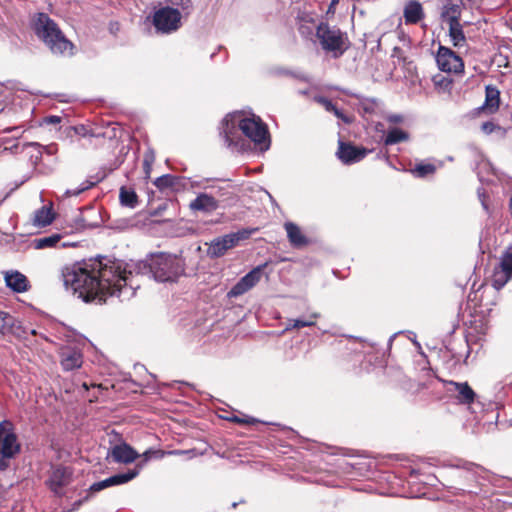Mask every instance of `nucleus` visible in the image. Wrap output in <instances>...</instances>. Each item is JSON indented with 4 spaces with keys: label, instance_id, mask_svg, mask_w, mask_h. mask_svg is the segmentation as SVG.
I'll return each mask as SVG.
<instances>
[{
    "label": "nucleus",
    "instance_id": "412c9836",
    "mask_svg": "<svg viewBox=\"0 0 512 512\" xmlns=\"http://www.w3.org/2000/svg\"><path fill=\"white\" fill-rule=\"evenodd\" d=\"M55 219V213L52 204L42 206L34 212L33 225L37 227H45L50 225Z\"/></svg>",
    "mask_w": 512,
    "mask_h": 512
},
{
    "label": "nucleus",
    "instance_id": "dca6fc26",
    "mask_svg": "<svg viewBox=\"0 0 512 512\" xmlns=\"http://www.w3.org/2000/svg\"><path fill=\"white\" fill-rule=\"evenodd\" d=\"M219 207L218 200L207 193H200L189 203V209L193 212L212 213Z\"/></svg>",
    "mask_w": 512,
    "mask_h": 512
},
{
    "label": "nucleus",
    "instance_id": "58836bf2",
    "mask_svg": "<svg viewBox=\"0 0 512 512\" xmlns=\"http://www.w3.org/2000/svg\"><path fill=\"white\" fill-rule=\"evenodd\" d=\"M61 121V118L59 116H49L47 118H45V122L47 124H57V123H60Z\"/></svg>",
    "mask_w": 512,
    "mask_h": 512
},
{
    "label": "nucleus",
    "instance_id": "09e8293b",
    "mask_svg": "<svg viewBox=\"0 0 512 512\" xmlns=\"http://www.w3.org/2000/svg\"><path fill=\"white\" fill-rule=\"evenodd\" d=\"M194 185H199L198 183H195V182H192L191 183V186H194Z\"/></svg>",
    "mask_w": 512,
    "mask_h": 512
},
{
    "label": "nucleus",
    "instance_id": "79ce46f5",
    "mask_svg": "<svg viewBox=\"0 0 512 512\" xmlns=\"http://www.w3.org/2000/svg\"><path fill=\"white\" fill-rule=\"evenodd\" d=\"M339 3V0H331V3H330V6H329V9H328V12H330L333 7Z\"/></svg>",
    "mask_w": 512,
    "mask_h": 512
},
{
    "label": "nucleus",
    "instance_id": "423d86ee",
    "mask_svg": "<svg viewBox=\"0 0 512 512\" xmlns=\"http://www.w3.org/2000/svg\"><path fill=\"white\" fill-rule=\"evenodd\" d=\"M20 451L17 436L13 432L12 424L9 421L0 423V470H6L9 460L15 457Z\"/></svg>",
    "mask_w": 512,
    "mask_h": 512
},
{
    "label": "nucleus",
    "instance_id": "4be33fe9",
    "mask_svg": "<svg viewBox=\"0 0 512 512\" xmlns=\"http://www.w3.org/2000/svg\"><path fill=\"white\" fill-rule=\"evenodd\" d=\"M424 17L421 4L418 1H409L404 7V18L407 24H416Z\"/></svg>",
    "mask_w": 512,
    "mask_h": 512
},
{
    "label": "nucleus",
    "instance_id": "20e7f679",
    "mask_svg": "<svg viewBox=\"0 0 512 512\" xmlns=\"http://www.w3.org/2000/svg\"><path fill=\"white\" fill-rule=\"evenodd\" d=\"M148 266L154 279L159 282L174 281L184 272L182 260L167 253L152 255Z\"/></svg>",
    "mask_w": 512,
    "mask_h": 512
},
{
    "label": "nucleus",
    "instance_id": "1a4fd4ad",
    "mask_svg": "<svg viewBox=\"0 0 512 512\" xmlns=\"http://www.w3.org/2000/svg\"><path fill=\"white\" fill-rule=\"evenodd\" d=\"M512 279V245L501 255L491 277L492 286L500 290Z\"/></svg>",
    "mask_w": 512,
    "mask_h": 512
},
{
    "label": "nucleus",
    "instance_id": "49530a36",
    "mask_svg": "<svg viewBox=\"0 0 512 512\" xmlns=\"http://www.w3.org/2000/svg\"><path fill=\"white\" fill-rule=\"evenodd\" d=\"M69 245H70L69 243L63 242V243L61 244V247H67V246H69Z\"/></svg>",
    "mask_w": 512,
    "mask_h": 512
},
{
    "label": "nucleus",
    "instance_id": "9d476101",
    "mask_svg": "<svg viewBox=\"0 0 512 512\" xmlns=\"http://www.w3.org/2000/svg\"><path fill=\"white\" fill-rule=\"evenodd\" d=\"M436 62L438 68L443 72L460 74L464 71L462 58L445 46L439 47Z\"/></svg>",
    "mask_w": 512,
    "mask_h": 512
},
{
    "label": "nucleus",
    "instance_id": "ea45409f",
    "mask_svg": "<svg viewBox=\"0 0 512 512\" xmlns=\"http://www.w3.org/2000/svg\"><path fill=\"white\" fill-rule=\"evenodd\" d=\"M388 120L392 123H399L402 121V116L401 115H391V116H389Z\"/></svg>",
    "mask_w": 512,
    "mask_h": 512
},
{
    "label": "nucleus",
    "instance_id": "473e14b6",
    "mask_svg": "<svg viewBox=\"0 0 512 512\" xmlns=\"http://www.w3.org/2000/svg\"><path fill=\"white\" fill-rule=\"evenodd\" d=\"M155 185L159 188H164L173 185V177L171 175H163L158 177L155 181Z\"/></svg>",
    "mask_w": 512,
    "mask_h": 512
},
{
    "label": "nucleus",
    "instance_id": "f257e3e1",
    "mask_svg": "<svg viewBox=\"0 0 512 512\" xmlns=\"http://www.w3.org/2000/svg\"><path fill=\"white\" fill-rule=\"evenodd\" d=\"M144 263H126L122 260L97 261L92 264H71L61 269L64 287L77 294L85 302L102 304L108 296L121 301L129 300L139 287L138 273Z\"/></svg>",
    "mask_w": 512,
    "mask_h": 512
},
{
    "label": "nucleus",
    "instance_id": "6e6552de",
    "mask_svg": "<svg viewBox=\"0 0 512 512\" xmlns=\"http://www.w3.org/2000/svg\"><path fill=\"white\" fill-rule=\"evenodd\" d=\"M181 18L182 15L178 9L169 6L161 7L153 14V25L157 32L170 34L180 28Z\"/></svg>",
    "mask_w": 512,
    "mask_h": 512
},
{
    "label": "nucleus",
    "instance_id": "4c0bfd02",
    "mask_svg": "<svg viewBox=\"0 0 512 512\" xmlns=\"http://www.w3.org/2000/svg\"><path fill=\"white\" fill-rule=\"evenodd\" d=\"M481 128L486 134H490L493 132L495 125L492 122H485L482 124Z\"/></svg>",
    "mask_w": 512,
    "mask_h": 512
},
{
    "label": "nucleus",
    "instance_id": "f03ea898",
    "mask_svg": "<svg viewBox=\"0 0 512 512\" xmlns=\"http://www.w3.org/2000/svg\"><path fill=\"white\" fill-rule=\"evenodd\" d=\"M250 139L260 150L265 151L270 147V139L267 126L260 117L251 115L246 116L242 112L236 111L226 115L221 122L220 135L224 143L232 150L241 151L245 149V140L239 134Z\"/></svg>",
    "mask_w": 512,
    "mask_h": 512
},
{
    "label": "nucleus",
    "instance_id": "a18cd8bd",
    "mask_svg": "<svg viewBox=\"0 0 512 512\" xmlns=\"http://www.w3.org/2000/svg\"><path fill=\"white\" fill-rule=\"evenodd\" d=\"M26 146L40 147V144L37 142H31V143H27Z\"/></svg>",
    "mask_w": 512,
    "mask_h": 512
},
{
    "label": "nucleus",
    "instance_id": "c9c22d12",
    "mask_svg": "<svg viewBox=\"0 0 512 512\" xmlns=\"http://www.w3.org/2000/svg\"><path fill=\"white\" fill-rule=\"evenodd\" d=\"M231 420L236 423H243V424H254L257 422V420L255 418L248 417V416H245L243 418L234 416L233 418H231Z\"/></svg>",
    "mask_w": 512,
    "mask_h": 512
},
{
    "label": "nucleus",
    "instance_id": "9b49d317",
    "mask_svg": "<svg viewBox=\"0 0 512 512\" xmlns=\"http://www.w3.org/2000/svg\"><path fill=\"white\" fill-rule=\"evenodd\" d=\"M266 266L259 265L253 268L245 276H243L227 293L228 298H236L251 290L260 281L263 268Z\"/></svg>",
    "mask_w": 512,
    "mask_h": 512
},
{
    "label": "nucleus",
    "instance_id": "b1692460",
    "mask_svg": "<svg viewBox=\"0 0 512 512\" xmlns=\"http://www.w3.org/2000/svg\"><path fill=\"white\" fill-rule=\"evenodd\" d=\"M485 103L483 108L487 110L489 113H494L499 108L500 103V92L499 90L492 86L488 85L485 89Z\"/></svg>",
    "mask_w": 512,
    "mask_h": 512
},
{
    "label": "nucleus",
    "instance_id": "7ed1b4c3",
    "mask_svg": "<svg viewBox=\"0 0 512 512\" xmlns=\"http://www.w3.org/2000/svg\"><path fill=\"white\" fill-rule=\"evenodd\" d=\"M33 29L49 50L56 55H72L74 45L62 33L58 25L45 13H38L33 19Z\"/></svg>",
    "mask_w": 512,
    "mask_h": 512
},
{
    "label": "nucleus",
    "instance_id": "0eeeda50",
    "mask_svg": "<svg viewBox=\"0 0 512 512\" xmlns=\"http://www.w3.org/2000/svg\"><path fill=\"white\" fill-rule=\"evenodd\" d=\"M257 230V228H245L237 232L215 238L210 243L208 254L213 257H220L224 255L227 250L237 246L241 241L249 239Z\"/></svg>",
    "mask_w": 512,
    "mask_h": 512
},
{
    "label": "nucleus",
    "instance_id": "a878e982",
    "mask_svg": "<svg viewBox=\"0 0 512 512\" xmlns=\"http://www.w3.org/2000/svg\"><path fill=\"white\" fill-rule=\"evenodd\" d=\"M450 41L455 47H463L466 44V37L462 24L459 22L449 23Z\"/></svg>",
    "mask_w": 512,
    "mask_h": 512
},
{
    "label": "nucleus",
    "instance_id": "2eb2a0df",
    "mask_svg": "<svg viewBox=\"0 0 512 512\" xmlns=\"http://www.w3.org/2000/svg\"><path fill=\"white\" fill-rule=\"evenodd\" d=\"M447 391L455 393V397L461 404H471L474 402L476 394L467 382H447Z\"/></svg>",
    "mask_w": 512,
    "mask_h": 512
},
{
    "label": "nucleus",
    "instance_id": "7c9ffc66",
    "mask_svg": "<svg viewBox=\"0 0 512 512\" xmlns=\"http://www.w3.org/2000/svg\"><path fill=\"white\" fill-rule=\"evenodd\" d=\"M436 170V167L433 165V164H429V163H420V164H417L414 169L412 170V172L417 176V177H425L429 174H432L434 173Z\"/></svg>",
    "mask_w": 512,
    "mask_h": 512
},
{
    "label": "nucleus",
    "instance_id": "e433bc0d",
    "mask_svg": "<svg viewBox=\"0 0 512 512\" xmlns=\"http://www.w3.org/2000/svg\"><path fill=\"white\" fill-rule=\"evenodd\" d=\"M337 118L341 119L345 123H350L351 119L343 114L341 110H339L336 106L334 110L331 111Z\"/></svg>",
    "mask_w": 512,
    "mask_h": 512
},
{
    "label": "nucleus",
    "instance_id": "a211bd4d",
    "mask_svg": "<svg viewBox=\"0 0 512 512\" xmlns=\"http://www.w3.org/2000/svg\"><path fill=\"white\" fill-rule=\"evenodd\" d=\"M4 280L7 287L17 293L25 292L29 288V281L27 277L16 270L5 272Z\"/></svg>",
    "mask_w": 512,
    "mask_h": 512
},
{
    "label": "nucleus",
    "instance_id": "aec40b11",
    "mask_svg": "<svg viewBox=\"0 0 512 512\" xmlns=\"http://www.w3.org/2000/svg\"><path fill=\"white\" fill-rule=\"evenodd\" d=\"M70 479V472L65 467H57L53 470L49 483L50 488L52 491H54L56 494H60V490L63 486L68 484Z\"/></svg>",
    "mask_w": 512,
    "mask_h": 512
},
{
    "label": "nucleus",
    "instance_id": "de8ad7c7",
    "mask_svg": "<svg viewBox=\"0 0 512 512\" xmlns=\"http://www.w3.org/2000/svg\"><path fill=\"white\" fill-rule=\"evenodd\" d=\"M482 205H483V207H484L485 209H487V206H486V204H485L484 200H482Z\"/></svg>",
    "mask_w": 512,
    "mask_h": 512
},
{
    "label": "nucleus",
    "instance_id": "2f4dec72",
    "mask_svg": "<svg viewBox=\"0 0 512 512\" xmlns=\"http://www.w3.org/2000/svg\"><path fill=\"white\" fill-rule=\"evenodd\" d=\"M319 317L318 313H312L308 319H292L293 328L300 329L303 327H310L315 325V320Z\"/></svg>",
    "mask_w": 512,
    "mask_h": 512
},
{
    "label": "nucleus",
    "instance_id": "f3484780",
    "mask_svg": "<svg viewBox=\"0 0 512 512\" xmlns=\"http://www.w3.org/2000/svg\"><path fill=\"white\" fill-rule=\"evenodd\" d=\"M61 366L66 371L81 367L83 363V357L79 350L75 348H63L60 353Z\"/></svg>",
    "mask_w": 512,
    "mask_h": 512
},
{
    "label": "nucleus",
    "instance_id": "f8f14e48",
    "mask_svg": "<svg viewBox=\"0 0 512 512\" xmlns=\"http://www.w3.org/2000/svg\"><path fill=\"white\" fill-rule=\"evenodd\" d=\"M371 150L359 147L351 143L340 141L337 156L346 165L354 164L363 160Z\"/></svg>",
    "mask_w": 512,
    "mask_h": 512
},
{
    "label": "nucleus",
    "instance_id": "c85d7f7f",
    "mask_svg": "<svg viewBox=\"0 0 512 512\" xmlns=\"http://www.w3.org/2000/svg\"><path fill=\"white\" fill-rule=\"evenodd\" d=\"M191 452L192 451H184V450H172V451L165 452V451H162V450H152V449H149V450H146L141 455V457H143V462H147L152 457L160 459V458H163L166 454L167 455H182V454H187V453H191Z\"/></svg>",
    "mask_w": 512,
    "mask_h": 512
},
{
    "label": "nucleus",
    "instance_id": "cd10ccee",
    "mask_svg": "<svg viewBox=\"0 0 512 512\" xmlns=\"http://www.w3.org/2000/svg\"><path fill=\"white\" fill-rule=\"evenodd\" d=\"M408 133L405 131L399 129V128H392L387 132V135L384 140L385 145H393L397 144L402 141H406L408 139Z\"/></svg>",
    "mask_w": 512,
    "mask_h": 512
},
{
    "label": "nucleus",
    "instance_id": "72a5a7b5",
    "mask_svg": "<svg viewBox=\"0 0 512 512\" xmlns=\"http://www.w3.org/2000/svg\"><path fill=\"white\" fill-rule=\"evenodd\" d=\"M91 186H92V183L85 182V183H82L81 186L76 189L66 190L65 194H66V196H77V195L81 194L82 192L88 190Z\"/></svg>",
    "mask_w": 512,
    "mask_h": 512
},
{
    "label": "nucleus",
    "instance_id": "c756f323",
    "mask_svg": "<svg viewBox=\"0 0 512 512\" xmlns=\"http://www.w3.org/2000/svg\"><path fill=\"white\" fill-rule=\"evenodd\" d=\"M14 325V317L7 312L0 310V334L5 335L11 332Z\"/></svg>",
    "mask_w": 512,
    "mask_h": 512
},
{
    "label": "nucleus",
    "instance_id": "393cba45",
    "mask_svg": "<svg viewBox=\"0 0 512 512\" xmlns=\"http://www.w3.org/2000/svg\"><path fill=\"white\" fill-rule=\"evenodd\" d=\"M62 239V235L59 233H53L48 236L35 238L32 241V246L37 250L56 248Z\"/></svg>",
    "mask_w": 512,
    "mask_h": 512
},
{
    "label": "nucleus",
    "instance_id": "f704fd0d",
    "mask_svg": "<svg viewBox=\"0 0 512 512\" xmlns=\"http://www.w3.org/2000/svg\"><path fill=\"white\" fill-rule=\"evenodd\" d=\"M314 100L317 103L321 104L326 111L331 112L332 110H334L335 105L329 99L322 96H316Z\"/></svg>",
    "mask_w": 512,
    "mask_h": 512
},
{
    "label": "nucleus",
    "instance_id": "5701e85b",
    "mask_svg": "<svg viewBox=\"0 0 512 512\" xmlns=\"http://www.w3.org/2000/svg\"><path fill=\"white\" fill-rule=\"evenodd\" d=\"M462 14L461 4L453 3L446 0L442 7L441 17L444 21L449 23L459 22Z\"/></svg>",
    "mask_w": 512,
    "mask_h": 512
},
{
    "label": "nucleus",
    "instance_id": "39448f33",
    "mask_svg": "<svg viewBox=\"0 0 512 512\" xmlns=\"http://www.w3.org/2000/svg\"><path fill=\"white\" fill-rule=\"evenodd\" d=\"M316 37L326 52H331L333 57H340L348 48L347 37L337 27L321 22L316 28Z\"/></svg>",
    "mask_w": 512,
    "mask_h": 512
},
{
    "label": "nucleus",
    "instance_id": "a19ab883",
    "mask_svg": "<svg viewBox=\"0 0 512 512\" xmlns=\"http://www.w3.org/2000/svg\"><path fill=\"white\" fill-rule=\"evenodd\" d=\"M144 167H145L146 174L148 175L149 174V170H150V162L148 161V159H145Z\"/></svg>",
    "mask_w": 512,
    "mask_h": 512
},
{
    "label": "nucleus",
    "instance_id": "4468645a",
    "mask_svg": "<svg viewBox=\"0 0 512 512\" xmlns=\"http://www.w3.org/2000/svg\"><path fill=\"white\" fill-rule=\"evenodd\" d=\"M108 457L116 463L129 464L134 462L138 457V453L127 443H120L109 449Z\"/></svg>",
    "mask_w": 512,
    "mask_h": 512
},
{
    "label": "nucleus",
    "instance_id": "6ab92c4d",
    "mask_svg": "<svg viewBox=\"0 0 512 512\" xmlns=\"http://www.w3.org/2000/svg\"><path fill=\"white\" fill-rule=\"evenodd\" d=\"M284 228L293 247L300 248L308 244V238L302 233L298 225L293 222H285Z\"/></svg>",
    "mask_w": 512,
    "mask_h": 512
},
{
    "label": "nucleus",
    "instance_id": "bb28decb",
    "mask_svg": "<svg viewBox=\"0 0 512 512\" xmlns=\"http://www.w3.org/2000/svg\"><path fill=\"white\" fill-rule=\"evenodd\" d=\"M120 203L129 208H135L138 204V197L134 190L121 187L119 193Z\"/></svg>",
    "mask_w": 512,
    "mask_h": 512
},
{
    "label": "nucleus",
    "instance_id": "ddd939ff",
    "mask_svg": "<svg viewBox=\"0 0 512 512\" xmlns=\"http://www.w3.org/2000/svg\"><path fill=\"white\" fill-rule=\"evenodd\" d=\"M138 474H139L138 469H132V470L130 469L125 473L115 474L109 478L102 480V481L93 483L90 486V491L99 492V491L106 489L108 487H111V486L125 484V483L129 482L130 480L134 479Z\"/></svg>",
    "mask_w": 512,
    "mask_h": 512
},
{
    "label": "nucleus",
    "instance_id": "37998d69",
    "mask_svg": "<svg viewBox=\"0 0 512 512\" xmlns=\"http://www.w3.org/2000/svg\"><path fill=\"white\" fill-rule=\"evenodd\" d=\"M291 329H294L293 326H292V319H290L287 323V326L285 328V331H289Z\"/></svg>",
    "mask_w": 512,
    "mask_h": 512
},
{
    "label": "nucleus",
    "instance_id": "c03bdc74",
    "mask_svg": "<svg viewBox=\"0 0 512 512\" xmlns=\"http://www.w3.org/2000/svg\"><path fill=\"white\" fill-rule=\"evenodd\" d=\"M17 149H18V144H14V145H13L12 147H10V148H7V147L5 148V150H9V151H11V152L16 151Z\"/></svg>",
    "mask_w": 512,
    "mask_h": 512
}]
</instances>
